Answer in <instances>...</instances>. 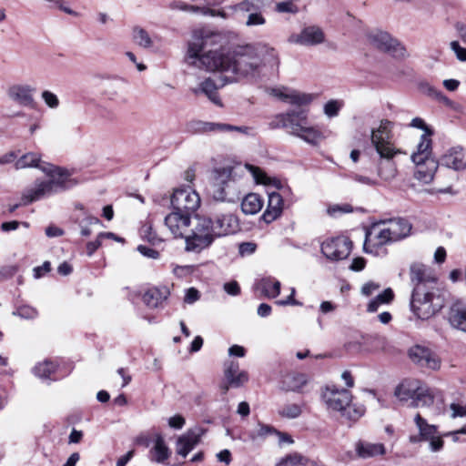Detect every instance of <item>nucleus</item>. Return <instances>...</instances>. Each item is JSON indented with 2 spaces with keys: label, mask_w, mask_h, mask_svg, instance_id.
<instances>
[{
  "label": "nucleus",
  "mask_w": 466,
  "mask_h": 466,
  "mask_svg": "<svg viewBox=\"0 0 466 466\" xmlns=\"http://www.w3.org/2000/svg\"><path fill=\"white\" fill-rule=\"evenodd\" d=\"M259 289L266 297L273 299L280 293V282L271 278L263 279L259 283Z\"/></svg>",
  "instance_id": "nucleus-43"
},
{
  "label": "nucleus",
  "mask_w": 466,
  "mask_h": 466,
  "mask_svg": "<svg viewBox=\"0 0 466 466\" xmlns=\"http://www.w3.org/2000/svg\"><path fill=\"white\" fill-rule=\"evenodd\" d=\"M351 243L348 238L339 237L324 241L321 252L329 260H340L348 258Z\"/></svg>",
  "instance_id": "nucleus-16"
},
{
  "label": "nucleus",
  "mask_w": 466,
  "mask_h": 466,
  "mask_svg": "<svg viewBox=\"0 0 466 466\" xmlns=\"http://www.w3.org/2000/svg\"><path fill=\"white\" fill-rule=\"evenodd\" d=\"M257 245L253 242H244L239 245V253L241 255H250L255 252Z\"/></svg>",
  "instance_id": "nucleus-59"
},
{
  "label": "nucleus",
  "mask_w": 466,
  "mask_h": 466,
  "mask_svg": "<svg viewBox=\"0 0 466 466\" xmlns=\"http://www.w3.org/2000/svg\"><path fill=\"white\" fill-rule=\"evenodd\" d=\"M169 294L168 289L166 287L161 288H150L143 295L144 303L149 308H157L165 299H167Z\"/></svg>",
  "instance_id": "nucleus-34"
},
{
  "label": "nucleus",
  "mask_w": 466,
  "mask_h": 466,
  "mask_svg": "<svg viewBox=\"0 0 466 466\" xmlns=\"http://www.w3.org/2000/svg\"><path fill=\"white\" fill-rule=\"evenodd\" d=\"M14 315H17L23 319H32L37 316V311L35 309L29 306H22L19 307L15 311L13 312Z\"/></svg>",
  "instance_id": "nucleus-52"
},
{
  "label": "nucleus",
  "mask_w": 466,
  "mask_h": 466,
  "mask_svg": "<svg viewBox=\"0 0 466 466\" xmlns=\"http://www.w3.org/2000/svg\"><path fill=\"white\" fill-rule=\"evenodd\" d=\"M432 132L423 133L420 142L417 145L416 151L411 155L412 162H421L423 160L434 159L431 157V137Z\"/></svg>",
  "instance_id": "nucleus-32"
},
{
  "label": "nucleus",
  "mask_w": 466,
  "mask_h": 466,
  "mask_svg": "<svg viewBox=\"0 0 466 466\" xmlns=\"http://www.w3.org/2000/svg\"><path fill=\"white\" fill-rule=\"evenodd\" d=\"M289 44L306 47L322 45L326 42V34L320 26L309 25L302 27L299 33H293L288 37Z\"/></svg>",
  "instance_id": "nucleus-13"
},
{
  "label": "nucleus",
  "mask_w": 466,
  "mask_h": 466,
  "mask_svg": "<svg viewBox=\"0 0 466 466\" xmlns=\"http://www.w3.org/2000/svg\"><path fill=\"white\" fill-rule=\"evenodd\" d=\"M224 377L226 383L221 386L223 394H226L230 387H242L248 380V374L239 369V363L228 360L224 364Z\"/></svg>",
  "instance_id": "nucleus-17"
},
{
  "label": "nucleus",
  "mask_w": 466,
  "mask_h": 466,
  "mask_svg": "<svg viewBox=\"0 0 466 466\" xmlns=\"http://www.w3.org/2000/svg\"><path fill=\"white\" fill-rule=\"evenodd\" d=\"M441 165L459 171L466 168V149L453 147L448 149L441 157Z\"/></svg>",
  "instance_id": "nucleus-23"
},
{
  "label": "nucleus",
  "mask_w": 466,
  "mask_h": 466,
  "mask_svg": "<svg viewBox=\"0 0 466 466\" xmlns=\"http://www.w3.org/2000/svg\"><path fill=\"white\" fill-rule=\"evenodd\" d=\"M368 40L374 47L390 53L394 57L403 58L407 55L406 48L387 32L381 30L371 31L368 35Z\"/></svg>",
  "instance_id": "nucleus-11"
},
{
  "label": "nucleus",
  "mask_w": 466,
  "mask_h": 466,
  "mask_svg": "<svg viewBox=\"0 0 466 466\" xmlns=\"http://www.w3.org/2000/svg\"><path fill=\"white\" fill-rule=\"evenodd\" d=\"M455 29L460 39L466 46V24L464 22H457ZM450 48L460 62L466 63V47L462 46L458 40H453L450 43Z\"/></svg>",
  "instance_id": "nucleus-33"
},
{
  "label": "nucleus",
  "mask_w": 466,
  "mask_h": 466,
  "mask_svg": "<svg viewBox=\"0 0 466 466\" xmlns=\"http://www.w3.org/2000/svg\"><path fill=\"white\" fill-rule=\"evenodd\" d=\"M132 40L136 45L145 49H149L154 45L149 34L144 28L137 25L132 29Z\"/></svg>",
  "instance_id": "nucleus-40"
},
{
  "label": "nucleus",
  "mask_w": 466,
  "mask_h": 466,
  "mask_svg": "<svg viewBox=\"0 0 466 466\" xmlns=\"http://www.w3.org/2000/svg\"><path fill=\"white\" fill-rule=\"evenodd\" d=\"M232 11L248 13L245 25L247 26H258L266 24V18L257 6L255 0H244L241 3L230 7Z\"/></svg>",
  "instance_id": "nucleus-20"
},
{
  "label": "nucleus",
  "mask_w": 466,
  "mask_h": 466,
  "mask_svg": "<svg viewBox=\"0 0 466 466\" xmlns=\"http://www.w3.org/2000/svg\"><path fill=\"white\" fill-rule=\"evenodd\" d=\"M353 208L350 204L333 205L329 207L328 213L330 216H335L338 213H350Z\"/></svg>",
  "instance_id": "nucleus-54"
},
{
  "label": "nucleus",
  "mask_w": 466,
  "mask_h": 466,
  "mask_svg": "<svg viewBox=\"0 0 466 466\" xmlns=\"http://www.w3.org/2000/svg\"><path fill=\"white\" fill-rule=\"evenodd\" d=\"M409 357L412 362L421 368L438 370L441 367V359L431 349L415 345L409 350Z\"/></svg>",
  "instance_id": "nucleus-18"
},
{
  "label": "nucleus",
  "mask_w": 466,
  "mask_h": 466,
  "mask_svg": "<svg viewBox=\"0 0 466 466\" xmlns=\"http://www.w3.org/2000/svg\"><path fill=\"white\" fill-rule=\"evenodd\" d=\"M307 383L306 375L301 373H289L283 378L282 387L286 390L298 391Z\"/></svg>",
  "instance_id": "nucleus-37"
},
{
  "label": "nucleus",
  "mask_w": 466,
  "mask_h": 466,
  "mask_svg": "<svg viewBox=\"0 0 466 466\" xmlns=\"http://www.w3.org/2000/svg\"><path fill=\"white\" fill-rule=\"evenodd\" d=\"M213 198L218 201H234L238 192L235 187L236 168L224 167L215 171Z\"/></svg>",
  "instance_id": "nucleus-8"
},
{
  "label": "nucleus",
  "mask_w": 466,
  "mask_h": 466,
  "mask_svg": "<svg viewBox=\"0 0 466 466\" xmlns=\"http://www.w3.org/2000/svg\"><path fill=\"white\" fill-rule=\"evenodd\" d=\"M225 291L232 296H237L240 292V288L237 281H231L224 285Z\"/></svg>",
  "instance_id": "nucleus-62"
},
{
  "label": "nucleus",
  "mask_w": 466,
  "mask_h": 466,
  "mask_svg": "<svg viewBox=\"0 0 466 466\" xmlns=\"http://www.w3.org/2000/svg\"><path fill=\"white\" fill-rule=\"evenodd\" d=\"M410 281L414 287L420 285L426 287L436 286L438 282L437 277L425 265L420 263H413L410 268Z\"/></svg>",
  "instance_id": "nucleus-21"
},
{
  "label": "nucleus",
  "mask_w": 466,
  "mask_h": 466,
  "mask_svg": "<svg viewBox=\"0 0 466 466\" xmlns=\"http://www.w3.org/2000/svg\"><path fill=\"white\" fill-rule=\"evenodd\" d=\"M450 408L451 410V418L466 417V406L451 403Z\"/></svg>",
  "instance_id": "nucleus-57"
},
{
  "label": "nucleus",
  "mask_w": 466,
  "mask_h": 466,
  "mask_svg": "<svg viewBox=\"0 0 466 466\" xmlns=\"http://www.w3.org/2000/svg\"><path fill=\"white\" fill-rule=\"evenodd\" d=\"M190 233L186 237L185 249L198 253L208 248L218 238L213 220L207 216L197 215L191 222Z\"/></svg>",
  "instance_id": "nucleus-6"
},
{
  "label": "nucleus",
  "mask_w": 466,
  "mask_h": 466,
  "mask_svg": "<svg viewBox=\"0 0 466 466\" xmlns=\"http://www.w3.org/2000/svg\"><path fill=\"white\" fill-rule=\"evenodd\" d=\"M213 222L218 238L232 234L238 228V218L229 213L218 215Z\"/></svg>",
  "instance_id": "nucleus-31"
},
{
  "label": "nucleus",
  "mask_w": 466,
  "mask_h": 466,
  "mask_svg": "<svg viewBox=\"0 0 466 466\" xmlns=\"http://www.w3.org/2000/svg\"><path fill=\"white\" fill-rule=\"evenodd\" d=\"M263 201L256 193L248 194L241 202V209L247 215H254L261 210Z\"/></svg>",
  "instance_id": "nucleus-36"
},
{
  "label": "nucleus",
  "mask_w": 466,
  "mask_h": 466,
  "mask_svg": "<svg viewBox=\"0 0 466 466\" xmlns=\"http://www.w3.org/2000/svg\"><path fill=\"white\" fill-rule=\"evenodd\" d=\"M415 165L414 178L423 184H430L439 167L436 159H428L421 162H413Z\"/></svg>",
  "instance_id": "nucleus-26"
},
{
  "label": "nucleus",
  "mask_w": 466,
  "mask_h": 466,
  "mask_svg": "<svg viewBox=\"0 0 466 466\" xmlns=\"http://www.w3.org/2000/svg\"><path fill=\"white\" fill-rule=\"evenodd\" d=\"M398 170L396 165L391 159L380 158L378 164V176L384 181H391L397 176Z\"/></svg>",
  "instance_id": "nucleus-39"
},
{
  "label": "nucleus",
  "mask_w": 466,
  "mask_h": 466,
  "mask_svg": "<svg viewBox=\"0 0 466 466\" xmlns=\"http://www.w3.org/2000/svg\"><path fill=\"white\" fill-rule=\"evenodd\" d=\"M56 365L50 360H44L36 364L34 368V373L42 379L49 378L56 371Z\"/></svg>",
  "instance_id": "nucleus-46"
},
{
  "label": "nucleus",
  "mask_w": 466,
  "mask_h": 466,
  "mask_svg": "<svg viewBox=\"0 0 466 466\" xmlns=\"http://www.w3.org/2000/svg\"><path fill=\"white\" fill-rule=\"evenodd\" d=\"M283 210V198L278 192L268 193V201L266 210L262 215V219L269 224L280 217Z\"/></svg>",
  "instance_id": "nucleus-30"
},
{
  "label": "nucleus",
  "mask_w": 466,
  "mask_h": 466,
  "mask_svg": "<svg viewBox=\"0 0 466 466\" xmlns=\"http://www.w3.org/2000/svg\"><path fill=\"white\" fill-rule=\"evenodd\" d=\"M410 310L420 319H429L444 306V299L438 286L414 287L410 299Z\"/></svg>",
  "instance_id": "nucleus-5"
},
{
  "label": "nucleus",
  "mask_w": 466,
  "mask_h": 466,
  "mask_svg": "<svg viewBox=\"0 0 466 466\" xmlns=\"http://www.w3.org/2000/svg\"><path fill=\"white\" fill-rule=\"evenodd\" d=\"M450 324L459 330L466 332V301H456L449 310Z\"/></svg>",
  "instance_id": "nucleus-28"
},
{
  "label": "nucleus",
  "mask_w": 466,
  "mask_h": 466,
  "mask_svg": "<svg viewBox=\"0 0 466 466\" xmlns=\"http://www.w3.org/2000/svg\"><path fill=\"white\" fill-rule=\"evenodd\" d=\"M190 127L195 131H202V132H210V131H219V132H227V131H238L243 133L245 135H252V128L249 127H237L231 126L228 124H219V123H209V122H192L190 123Z\"/></svg>",
  "instance_id": "nucleus-25"
},
{
  "label": "nucleus",
  "mask_w": 466,
  "mask_h": 466,
  "mask_svg": "<svg viewBox=\"0 0 466 466\" xmlns=\"http://www.w3.org/2000/svg\"><path fill=\"white\" fill-rule=\"evenodd\" d=\"M277 466H315V462L300 454L293 453L283 458Z\"/></svg>",
  "instance_id": "nucleus-44"
},
{
  "label": "nucleus",
  "mask_w": 466,
  "mask_h": 466,
  "mask_svg": "<svg viewBox=\"0 0 466 466\" xmlns=\"http://www.w3.org/2000/svg\"><path fill=\"white\" fill-rule=\"evenodd\" d=\"M419 90L423 95H426L427 96L431 97L433 99L435 98V96H437L438 92L440 91V90L435 88L433 86H431L428 82H420L419 84Z\"/></svg>",
  "instance_id": "nucleus-53"
},
{
  "label": "nucleus",
  "mask_w": 466,
  "mask_h": 466,
  "mask_svg": "<svg viewBox=\"0 0 466 466\" xmlns=\"http://www.w3.org/2000/svg\"><path fill=\"white\" fill-rule=\"evenodd\" d=\"M343 106L344 102L342 100L331 99L324 105V114L329 118L335 117L339 115Z\"/></svg>",
  "instance_id": "nucleus-47"
},
{
  "label": "nucleus",
  "mask_w": 466,
  "mask_h": 466,
  "mask_svg": "<svg viewBox=\"0 0 466 466\" xmlns=\"http://www.w3.org/2000/svg\"><path fill=\"white\" fill-rule=\"evenodd\" d=\"M151 453L153 455L152 461L157 463H163L166 460L168 459L170 451L166 445L165 441L161 435L157 436Z\"/></svg>",
  "instance_id": "nucleus-38"
},
{
  "label": "nucleus",
  "mask_w": 466,
  "mask_h": 466,
  "mask_svg": "<svg viewBox=\"0 0 466 466\" xmlns=\"http://www.w3.org/2000/svg\"><path fill=\"white\" fill-rule=\"evenodd\" d=\"M223 36L219 33L208 29L195 31L187 47L188 65L225 74L230 82L253 76L258 71L261 59L253 46L239 47L233 52H225L224 49L207 50L221 46Z\"/></svg>",
  "instance_id": "nucleus-1"
},
{
  "label": "nucleus",
  "mask_w": 466,
  "mask_h": 466,
  "mask_svg": "<svg viewBox=\"0 0 466 466\" xmlns=\"http://www.w3.org/2000/svg\"><path fill=\"white\" fill-rule=\"evenodd\" d=\"M298 1L299 0H289L279 2L276 4L275 10L278 13H287L295 15L299 11V6L296 5V2Z\"/></svg>",
  "instance_id": "nucleus-49"
},
{
  "label": "nucleus",
  "mask_w": 466,
  "mask_h": 466,
  "mask_svg": "<svg viewBox=\"0 0 466 466\" xmlns=\"http://www.w3.org/2000/svg\"><path fill=\"white\" fill-rule=\"evenodd\" d=\"M268 92L279 100L294 106H306L314 99V96L311 94L301 93L286 86L272 87Z\"/></svg>",
  "instance_id": "nucleus-15"
},
{
  "label": "nucleus",
  "mask_w": 466,
  "mask_h": 466,
  "mask_svg": "<svg viewBox=\"0 0 466 466\" xmlns=\"http://www.w3.org/2000/svg\"><path fill=\"white\" fill-rule=\"evenodd\" d=\"M41 98L50 109H56L60 105L58 96L50 90H43Z\"/></svg>",
  "instance_id": "nucleus-50"
},
{
  "label": "nucleus",
  "mask_w": 466,
  "mask_h": 466,
  "mask_svg": "<svg viewBox=\"0 0 466 466\" xmlns=\"http://www.w3.org/2000/svg\"><path fill=\"white\" fill-rule=\"evenodd\" d=\"M380 285L378 283H375V282H367L365 283L362 288H361V293L364 295V296H370L371 294H373L376 290H378L380 289Z\"/></svg>",
  "instance_id": "nucleus-58"
},
{
  "label": "nucleus",
  "mask_w": 466,
  "mask_h": 466,
  "mask_svg": "<svg viewBox=\"0 0 466 466\" xmlns=\"http://www.w3.org/2000/svg\"><path fill=\"white\" fill-rule=\"evenodd\" d=\"M164 225L174 238L186 239L191 226L189 214L174 209L165 217Z\"/></svg>",
  "instance_id": "nucleus-14"
},
{
  "label": "nucleus",
  "mask_w": 466,
  "mask_h": 466,
  "mask_svg": "<svg viewBox=\"0 0 466 466\" xmlns=\"http://www.w3.org/2000/svg\"><path fill=\"white\" fill-rule=\"evenodd\" d=\"M137 250L144 255L145 257L151 258H157L159 257L158 251L148 248L147 246L140 245L137 247Z\"/></svg>",
  "instance_id": "nucleus-60"
},
{
  "label": "nucleus",
  "mask_w": 466,
  "mask_h": 466,
  "mask_svg": "<svg viewBox=\"0 0 466 466\" xmlns=\"http://www.w3.org/2000/svg\"><path fill=\"white\" fill-rule=\"evenodd\" d=\"M102 239L97 236L96 239L90 241L86 244V253L88 256H92L95 251L101 246Z\"/></svg>",
  "instance_id": "nucleus-64"
},
{
  "label": "nucleus",
  "mask_w": 466,
  "mask_h": 466,
  "mask_svg": "<svg viewBox=\"0 0 466 466\" xmlns=\"http://www.w3.org/2000/svg\"><path fill=\"white\" fill-rule=\"evenodd\" d=\"M392 242L400 240L409 236L411 225L403 218H393L383 221Z\"/></svg>",
  "instance_id": "nucleus-29"
},
{
  "label": "nucleus",
  "mask_w": 466,
  "mask_h": 466,
  "mask_svg": "<svg viewBox=\"0 0 466 466\" xmlns=\"http://www.w3.org/2000/svg\"><path fill=\"white\" fill-rule=\"evenodd\" d=\"M35 88L27 84H15L9 86L7 96L13 102L23 106H33Z\"/></svg>",
  "instance_id": "nucleus-19"
},
{
  "label": "nucleus",
  "mask_w": 466,
  "mask_h": 466,
  "mask_svg": "<svg viewBox=\"0 0 466 466\" xmlns=\"http://www.w3.org/2000/svg\"><path fill=\"white\" fill-rule=\"evenodd\" d=\"M172 10H180L185 12H197L199 10L198 6L189 5L182 1H175L169 5Z\"/></svg>",
  "instance_id": "nucleus-55"
},
{
  "label": "nucleus",
  "mask_w": 466,
  "mask_h": 466,
  "mask_svg": "<svg viewBox=\"0 0 466 466\" xmlns=\"http://www.w3.org/2000/svg\"><path fill=\"white\" fill-rule=\"evenodd\" d=\"M15 166L17 169L37 167L49 177L47 180H37L32 187L25 189L20 205H28L75 185L69 178L67 170L42 161L40 154L36 152L23 155L16 160Z\"/></svg>",
  "instance_id": "nucleus-2"
},
{
  "label": "nucleus",
  "mask_w": 466,
  "mask_h": 466,
  "mask_svg": "<svg viewBox=\"0 0 466 466\" xmlns=\"http://www.w3.org/2000/svg\"><path fill=\"white\" fill-rule=\"evenodd\" d=\"M99 222L100 221L97 218L93 216H86V218H84L80 223L81 235L84 237H88L92 232L89 228V226L98 224Z\"/></svg>",
  "instance_id": "nucleus-51"
},
{
  "label": "nucleus",
  "mask_w": 466,
  "mask_h": 466,
  "mask_svg": "<svg viewBox=\"0 0 466 466\" xmlns=\"http://www.w3.org/2000/svg\"><path fill=\"white\" fill-rule=\"evenodd\" d=\"M223 76L218 78L217 80L208 77L206 78L203 82L199 84L198 88L193 90V92L198 95V93H203L206 95L210 101L218 106H221V102L219 97L217 95V90L228 83H231L229 79H228V76L222 74Z\"/></svg>",
  "instance_id": "nucleus-22"
},
{
  "label": "nucleus",
  "mask_w": 466,
  "mask_h": 466,
  "mask_svg": "<svg viewBox=\"0 0 466 466\" xmlns=\"http://www.w3.org/2000/svg\"><path fill=\"white\" fill-rule=\"evenodd\" d=\"M301 412L302 407L298 403H286L278 410L279 415L286 419H296Z\"/></svg>",
  "instance_id": "nucleus-45"
},
{
  "label": "nucleus",
  "mask_w": 466,
  "mask_h": 466,
  "mask_svg": "<svg viewBox=\"0 0 466 466\" xmlns=\"http://www.w3.org/2000/svg\"><path fill=\"white\" fill-rule=\"evenodd\" d=\"M245 168L250 172V174L252 175L257 183L263 185H268L270 183V178L258 167L250 164H246Z\"/></svg>",
  "instance_id": "nucleus-48"
},
{
  "label": "nucleus",
  "mask_w": 466,
  "mask_h": 466,
  "mask_svg": "<svg viewBox=\"0 0 466 466\" xmlns=\"http://www.w3.org/2000/svg\"><path fill=\"white\" fill-rule=\"evenodd\" d=\"M393 290L390 288H388L369 302L367 309L369 312H375L380 305L389 304L393 300Z\"/></svg>",
  "instance_id": "nucleus-42"
},
{
  "label": "nucleus",
  "mask_w": 466,
  "mask_h": 466,
  "mask_svg": "<svg viewBox=\"0 0 466 466\" xmlns=\"http://www.w3.org/2000/svg\"><path fill=\"white\" fill-rule=\"evenodd\" d=\"M204 431L200 428H196L187 431L185 434L178 437L176 445V451L178 455L187 457V455L195 448L199 442Z\"/></svg>",
  "instance_id": "nucleus-24"
},
{
  "label": "nucleus",
  "mask_w": 466,
  "mask_h": 466,
  "mask_svg": "<svg viewBox=\"0 0 466 466\" xmlns=\"http://www.w3.org/2000/svg\"><path fill=\"white\" fill-rule=\"evenodd\" d=\"M391 242L384 222L380 221L371 225L367 230L363 248L366 253L378 256L383 251V247Z\"/></svg>",
  "instance_id": "nucleus-10"
},
{
  "label": "nucleus",
  "mask_w": 466,
  "mask_h": 466,
  "mask_svg": "<svg viewBox=\"0 0 466 466\" xmlns=\"http://www.w3.org/2000/svg\"><path fill=\"white\" fill-rule=\"evenodd\" d=\"M199 299V292L195 288H189L186 290V295L184 298V301L187 304H192L198 300Z\"/></svg>",
  "instance_id": "nucleus-56"
},
{
  "label": "nucleus",
  "mask_w": 466,
  "mask_h": 466,
  "mask_svg": "<svg viewBox=\"0 0 466 466\" xmlns=\"http://www.w3.org/2000/svg\"><path fill=\"white\" fill-rule=\"evenodd\" d=\"M170 201L173 209L187 214L194 212L200 206V197L198 193L189 187L175 189Z\"/></svg>",
  "instance_id": "nucleus-12"
},
{
  "label": "nucleus",
  "mask_w": 466,
  "mask_h": 466,
  "mask_svg": "<svg viewBox=\"0 0 466 466\" xmlns=\"http://www.w3.org/2000/svg\"><path fill=\"white\" fill-rule=\"evenodd\" d=\"M186 420L181 415H175L168 420V425L174 429H182Z\"/></svg>",
  "instance_id": "nucleus-61"
},
{
  "label": "nucleus",
  "mask_w": 466,
  "mask_h": 466,
  "mask_svg": "<svg viewBox=\"0 0 466 466\" xmlns=\"http://www.w3.org/2000/svg\"><path fill=\"white\" fill-rule=\"evenodd\" d=\"M433 400V396L430 392L428 387L422 384L416 396L414 397L413 401L410 402V406L415 408L429 407L432 405Z\"/></svg>",
  "instance_id": "nucleus-41"
},
{
  "label": "nucleus",
  "mask_w": 466,
  "mask_h": 466,
  "mask_svg": "<svg viewBox=\"0 0 466 466\" xmlns=\"http://www.w3.org/2000/svg\"><path fill=\"white\" fill-rule=\"evenodd\" d=\"M393 122L381 119L377 127L370 130V142L380 158L392 159L400 153L393 142Z\"/></svg>",
  "instance_id": "nucleus-7"
},
{
  "label": "nucleus",
  "mask_w": 466,
  "mask_h": 466,
  "mask_svg": "<svg viewBox=\"0 0 466 466\" xmlns=\"http://www.w3.org/2000/svg\"><path fill=\"white\" fill-rule=\"evenodd\" d=\"M414 423L418 430V434L410 436V441L411 443L428 441L430 449L433 452L439 451L442 449L444 443L442 435L440 434L436 425L428 423L427 420H425L420 413L415 415Z\"/></svg>",
  "instance_id": "nucleus-9"
},
{
  "label": "nucleus",
  "mask_w": 466,
  "mask_h": 466,
  "mask_svg": "<svg viewBox=\"0 0 466 466\" xmlns=\"http://www.w3.org/2000/svg\"><path fill=\"white\" fill-rule=\"evenodd\" d=\"M410 127H415V128H420V129H422L424 131V133H427L428 132H432L431 130V128L429 127H427V125L425 124L424 120L420 117H414L410 124Z\"/></svg>",
  "instance_id": "nucleus-63"
},
{
  "label": "nucleus",
  "mask_w": 466,
  "mask_h": 466,
  "mask_svg": "<svg viewBox=\"0 0 466 466\" xmlns=\"http://www.w3.org/2000/svg\"><path fill=\"white\" fill-rule=\"evenodd\" d=\"M270 125L274 128H284L289 135L299 137L313 146L324 139L321 130L309 124L306 110H291L279 114L276 116Z\"/></svg>",
  "instance_id": "nucleus-3"
},
{
  "label": "nucleus",
  "mask_w": 466,
  "mask_h": 466,
  "mask_svg": "<svg viewBox=\"0 0 466 466\" xmlns=\"http://www.w3.org/2000/svg\"><path fill=\"white\" fill-rule=\"evenodd\" d=\"M321 397L328 410L339 412L350 421L358 420L365 413L366 409L362 404L352 403V395L348 390L326 386Z\"/></svg>",
  "instance_id": "nucleus-4"
},
{
  "label": "nucleus",
  "mask_w": 466,
  "mask_h": 466,
  "mask_svg": "<svg viewBox=\"0 0 466 466\" xmlns=\"http://www.w3.org/2000/svg\"><path fill=\"white\" fill-rule=\"evenodd\" d=\"M423 383L415 379H407L400 382L394 390V395L401 402L413 401L418 390Z\"/></svg>",
  "instance_id": "nucleus-27"
},
{
  "label": "nucleus",
  "mask_w": 466,
  "mask_h": 466,
  "mask_svg": "<svg viewBox=\"0 0 466 466\" xmlns=\"http://www.w3.org/2000/svg\"><path fill=\"white\" fill-rule=\"evenodd\" d=\"M356 451L360 458L368 459L378 455H384L386 449L382 443L359 441L356 444Z\"/></svg>",
  "instance_id": "nucleus-35"
}]
</instances>
